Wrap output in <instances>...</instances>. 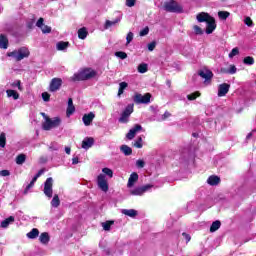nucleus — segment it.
I'll return each instance as SVG.
<instances>
[{
  "label": "nucleus",
  "instance_id": "nucleus-1",
  "mask_svg": "<svg viewBox=\"0 0 256 256\" xmlns=\"http://www.w3.org/2000/svg\"><path fill=\"white\" fill-rule=\"evenodd\" d=\"M94 77H97V71L93 70V68H83L72 76V81H89Z\"/></svg>",
  "mask_w": 256,
  "mask_h": 256
},
{
  "label": "nucleus",
  "instance_id": "nucleus-2",
  "mask_svg": "<svg viewBox=\"0 0 256 256\" xmlns=\"http://www.w3.org/2000/svg\"><path fill=\"white\" fill-rule=\"evenodd\" d=\"M162 7L166 13H183V7L176 0H167Z\"/></svg>",
  "mask_w": 256,
  "mask_h": 256
},
{
  "label": "nucleus",
  "instance_id": "nucleus-3",
  "mask_svg": "<svg viewBox=\"0 0 256 256\" xmlns=\"http://www.w3.org/2000/svg\"><path fill=\"white\" fill-rule=\"evenodd\" d=\"M31 55L29 48L21 47L17 50L7 53V57H14L15 61H23V59H27Z\"/></svg>",
  "mask_w": 256,
  "mask_h": 256
},
{
  "label": "nucleus",
  "instance_id": "nucleus-4",
  "mask_svg": "<svg viewBox=\"0 0 256 256\" xmlns=\"http://www.w3.org/2000/svg\"><path fill=\"white\" fill-rule=\"evenodd\" d=\"M61 125V118L56 117L54 120L49 118V116H45V122L42 124V129L44 131H51V129L55 127H59Z\"/></svg>",
  "mask_w": 256,
  "mask_h": 256
},
{
  "label": "nucleus",
  "instance_id": "nucleus-5",
  "mask_svg": "<svg viewBox=\"0 0 256 256\" xmlns=\"http://www.w3.org/2000/svg\"><path fill=\"white\" fill-rule=\"evenodd\" d=\"M133 99L134 103H136L137 105H147L148 103H151V93H146L144 95L136 93Z\"/></svg>",
  "mask_w": 256,
  "mask_h": 256
},
{
  "label": "nucleus",
  "instance_id": "nucleus-6",
  "mask_svg": "<svg viewBox=\"0 0 256 256\" xmlns=\"http://www.w3.org/2000/svg\"><path fill=\"white\" fill-rule=\"evenodd\" d=\"M97 185L101 191L104 193H107L109 191V183L107 182V178L105 177V174H99L97 177Z\"/></svg>",
  "mask_w": 256,
  "mask_h": 256
},
{
  "label": "nucleus",
  "instance_id": "nucleus-7",
  "mask_svg": "<svg viewBox=\"0 0 256 256\" xmlns=\"http://www.w3.org/2000/svg\"><path fill=\"white\" fill-rule=\"evenodd\" d=\"M131 113H133V104H129L124 111L122 112L119 123H129V117H131Z\"/></svg>",
  "mask_w": 256,
  "mask_h": 256
},
{
  "label": "nucleus",
  "instance_id": "nucleus-8",
  "mask_svg": "<svg viewBox=\"0 0 256 256\" xmlns=\"http://www.w3.org/2000/svg\"><path fill=\"white\" fill-rule=\"evenodd\" d=\"M44 195L51 199L53 197V178L49 177L44 182Z\"/></svg>",
  "mask_w": 256,
  "mask_h": 256
},
{
  "label": "nucleus",
  "instance_id": "nucleus-9",
  "mask_svg": "<svg viewBox=\"0 0 256 256\" xmlns=\"http://www.w3.org/2000/svg\"><path fill=\"white\" fill-rule=\"evenodd\" d=\"M62 85H63V79L53 78L50 81V85H49L50 93H55V92L59 91V89H61Z\"/></svg>",
  "mask_w": 256,
  "mask_h": 256
},
{
  "label": "nucleus",
  "instance_id": "nucleus-10",
  "mask_svg": "<svg viewBox=\"0 0 256 256\" xmlns=\"http://www.w3.org/2000/svg\"><path fill=\"white\" fill-rule=\"evenodd\" d=\"M149 189H153V185L147 184L144 186L136 187L134 190H131L130 193L131 195L141 196L146 193V191H149Z\"/></svg>",
  "mask_w": 256,
  "mask_h": 256
},
{
  "label": "nucleus",
  "instance_id": "nucleus-11",
  "mask_svg": "<svg viewBox=\"0 0 256 256\" xmlns=\"http://www.w3.org/2000/svg\"><path fill=\"white\" fill-rule=\"evenodd\" d=\"M139 131H143V126L140 124H136L132 129L129 130V132L126 134V138L129 141H132V139H135V135L139 133Z\"/></svg>",
  "mask_w": 256,
  "mask_h": 256
},
{
  "label": "nucleus",
  "instance_id": "nucleus-12",
  "mask_svg": "<svg viewBox=\"0 0 256 256\" xmlns=\"http://www.w3.org/2000/svg\"><path fill=\"white\" fill-rule=\"evenodd\" d=\"M231 85L228 83H222L218 86V97H225L229 93Z\"/></svg>",
  "mask_w": 256,
  "mask_h": 256
},
{
  "label": "nucleus",
  "instance_id": "nucleus-13",
  "mask_svg": "<svg viewBox=\"0 0 256 256\" xmlns=\"http://www.w3.org/2000/svg\"><path fill=\"white\" fill-rule=\"evenodd\" d=\"M217 29V22L215 21L214 18H211L208 22H206V30L205 33L207 35H211L213 31Z\"/></svg>",
  "mask_w": 256,
  "mask_h": 256
},
{
  "label": "nucleus",
  "instance_id": "nucleus-14",
  "mask_svg": "<svg viewBox=\"0 0 256 256\" xmlns=\"http://www.w3.org/2000/svg\"><path fill=\"white\" fill-rule=\"evenodd\" d=\"M198 75L202 77V79H205V81H211V79H213V71L209 69L199 70Z\"/></svg>",
  "mask_w": 256,
  "mask_h": 256
},
{
  "label": "nucleus",
  "instance_id": "nucleus-15",
  "mask_svg": "<svg viewBox=\"0 0 256 256\" xmlns=\"http://www.w3.org/2000/svg\"><path fill=\"white\" fill-rule=\"evenodd\" d=\"M196 19L198 23H207L209 20L213 19V16L209 15L207 12H200L197 14Z\"/></svg>",
  "mask_w": 256,
  "mask_h": 256
},
{
  "label": "nucleus",
  "instance_id": "nucleus-16",
  "mask_svg": "<svg viewBox=\"0 0 256 256\" xmlns=\"http://www.w3.org/2000/svg\"><path fill=\"white\" fill-rule=\"evenodd\" d=\"M93 119H95V113L90 112L88 114H84L82 117V121L85 127H89L93 123Z\"/></svg>",
  "mask_w": 256,
  "mask_h": 256
},
{
  "label": "nucleus",
  "instance_id": "nucleus-17",
  "mask_svg": "<svg viewBox=\"0 0 256 256\" xmlns=\"http://www.w3.org/2000/svg\"><path fill=\"white\" fill-rule=\"evenodd\" d=\"M95 143V139L93 137H86L82 141V149H91Z\"/></svg>",
  "mask_w": 256,
  "mask_h": 256
},
{
  "label": "nucleus",
  "instance_id": "nucleus-18",
  "mask_svg": "<svg viewBox=\"0 0 256 256\" xmlns=\"http://www.w3.org/2000/svg\"><path fill=\"white\" fill-rule=\"evenodd\" d=\"M138 181H139V174H137V172H133L128 179L127 187L128 188L133 187L135 183Z\"/></svg>",
  "mask_w": 256,
  "mask_h": 256
},
{
  "label": "nucleus",
  "instance_id": "nucleus-19",
  "mask_svg": "<svg viewBox=\"0 0 256 256\" xmlns=\"http://www.w3.org/2000/svg\"><path fill=\"white\" fill-rule=\"evenodd\" d=\"M207 183H208V185L215 187V185H219V183H221V178L217 175H212V176L208 177Z\"/></svg>",
  "mask_w": 256,
  "mask_h": 256
},
{
  "label": "nucleus",
  "instance_id": "nucleus-20",
  "mask_svg": "<svg viewBox=\"0 0 256 256\" xmlns=\"http://www.w3.org/2000/svg\"><path fill=\"white\" fill-rule=\"evenodd\" d=\"M220 73L226 75H235V73H237V67L235 65H230V68H221Z\"/></svg>",
  "mask_w": 256,
  "mask_h": 256
},
{
  "label": "nucleus",
  "instance_id": "nucleus-21",
  "mask_svg": "<svg viewBox=\"0 0 256 256\" xmlns=\"http://www.w3.org/2000/svg\"><path fill=\"white\" fill-rule=\"evenodd\" d=\"M75 113V105H73V98L68 99V107L66 109L67 117H71Z\"/></svg>",
  "mask_w": 256,
  "mask_h": 256
},
{
  "label": "nucleus",
  "instance_id": "nucleus-22",
  "mask_svg": "<svg viewBox=\"0 0 256 256\" xmlns=\"http://www.w3.org/2000/svg\"><path fill=\"white\" fill-rule=\"evenodd\" d=\"M9 47V39L5 35H0V49H7Z\"/></svg>",
  "mask_w": 256,
  "mask_h": 256
},
{
  "label": "nucleus",
  "instance_id": "nucleus-23",
  "mask_svg": "<svg viewBox=\"0 0 256 256\" xmlns=\"http://www.w3.org/2000/svg\"><path fill=\"white\" fill-rule=\"evenodd\" d=\"M13 222H15V217L10 216V217L6 218L5 220H3L1 222L2 229H7V227H9V224H11Z\"/></svg>",
  "mask_w": 256,
  "mask_h": 256
},
{
  "label": "nucleus",
  "instance_id": "nucleus-24",
  "mask_svg": "<svg viewBox=\"0 0 256 256\" xmlns=\"http://www.w3.org/2000/svg\"><path fill=\"white\" fill-rule=\"evenodd\" d=\"M221 228V221L216 220L210 226V233H215V231H219Z\"/></svg>",
  "mask_w": 256,
  "mask_h": 256
},
{
  "label": "nucleus",
  "instance_id": "nucleus-25",
  "mask_svg": "<svg viewBox=\"0 0 256 256\" xmlns=\"http://www.w3.org/2000/svg\"><path fill=\"white\" fill-rule=\"evenodd\" d=\"M89 35V32L87 31V28L83 27L78 30V37L80 39H87V36Z\"/></svg>",
  "mask_w": 256,
  "mask_h": 256
},
{
  "label": "nucleus",
  "instance_id": "nucleus-26",
  "mask_svg": "<svg viewBox=\"0 0 256 256\" xmlns=\"http://www.w3.org/2000/svg\"><path fill=\"white\" fill-rule=\"evenodd\" d=\"M28 239H37L39 237V229L33 228L29 233H27Z\"/></svg>",
  "mask_w": 256,
  "mask_h": 256
},
{
  "label": "nucleus",
  "instance_id": "nucleus-27",
  "mask_svg": "<svg viewBox=\"0 0 256 256\" xmlns=\"http://www.w3.org/2000/svg\"><path fill=\"white\" fill-rule=\"evenodd\" d=\"M49 233L43 232L40 234L39 240L43 243V245H47L49 243Z\"/></svg>",
  "mask_w": 256,
  "mask_h": 256
},
{
  "label": "nucleus",
  "instance_id": "nucleus-28",
  "mask_svg": "<svg viewBox=\"0 0 256 256\" xmlns=\"http://www.w3.org/2000/svg\"><path fill=\"white\" fill-rule=\"evenodd\" d=\"M120 151H122L127 157L129 155H133V149H131V147H129L127 145H122L120 147Z\"/></svg>",
  "mask_w": 256,
  "mask_h": 256
},
{
  "label": "nucleus",
  "instance_id": "nucleus-29",
  "mask_svg": "<svg viewBox=\"0 0 256 256\" xmlns=\"http://www.w3.org/2000/svg\"><path fill=\"white\" fill-rule=\"evenodd\" d=\"M120 21H121V18H116L113 21L106 20L104 29H109V27H113V25H117V23H119Z\"/></svg>",
  "mask_w": 256,
  "mask_h": 256
},
{
  "label": "nucleus",
  "instance_id": "nucleus-30",
  "mask_svg": "<svg viewBox=\"0 0 256 256\" xmlns=\"http://www.w3.org/2000/svg\"><path fill=\"white\" fill-rule=\"evenodd\" d=\"M123 215H127V217H137V210L135 209H124L122 210Z\"/></svg>",
  "mask_w": 256,
  "mask_h": 256
},
{
  "label": "nucleus",
  "instance_id": "nucleus-31",
  "mask_svg": "<svg viewBox=\"0 0 256 256\" xmlns=\"http://www.w3.org/2000/svg\"><path fill=\"white\" fill-rule=\"evenodd\" d=\"M56 47L58 51H65L69 47V42L60 41L56 44Z\"/></svg>",
  "mask_w": 256,
  "mask_h": 256
},
{
  "label": "nucleus",
  "instance_id": "nucleus-32",
  "mask_svg": "<svg viewBox=\"0 0 256 256\" xmlns=\"http://www.w3.org/2000/svg\"><path fill=\"white\" fill-rule=\"evenodd\" d=\"M115 221L113 220H108L104 223H102V227L104 229V231H111V225H114Z\"/></svg>",
  "mask_w": 256,
  "mask_h": 256
},
{
  "label": "nucleus",
  "instance_id": "nucleus-33",
  "mask_svg": "<svg viewBox=\"0 0 256 256\" xmlns=\"http://www.w3.org/2000/svg\"><path fill=\"white\" fill-rule=\"evenodd\" d=\"M26 160H27V156L25 154H19L16 157V164L23 165V163H25Z\"/></svg>",
  "mask_w": 256,
  "mask_h": 256
},
{
  "label": "nucleus",
  "instance_id": "nucleus-34",
  "mask_svg": "<svg viewBox=\"0 0 256 256\" xmlns=\"http://www.w3.org/2000/svg\"><path fill=\"white\" fill-rule=\"evenodd\" d=\"M126 87H129V84H127V82H121L119 84L118 97H121V95H123Z\"/></svg>",
  "mask_w": 256,
  "mask_h": 256
},
{
  "label": "nucleus",
  "instance_id": "nucleus-35",
  "mask_svg": "<svg viewBox=\"0 0 256 256\" xmlns=\"http://www.w3.org/2000/svg\"><path fill=\"white\" fill-rule=\"evenodd\" d=\"M6 145H7V135L4 132H2L0 134V147H2L3 149L5 148Z\"/></svg>",
  "mask_w": 256,
  "mask_h": 256
},
{
  "label": "nucleus",
  "instance_id": "nucleus-36",
  "mask_svg": "<svg viewBox=\"0 0 256 256\" xmlns=\"http://www.w3.org/2000/svg\"><path fill=\"white\" fill-rule=\"evenodd\" d=\"M6 93H7V97H13L14 100L19 99V93L15 90L9 89L6 91Z\"/></svg>",
  "mask_w": 256,
  "mask_h": 256
},
{
  "label": "nucleus",
  "instance_id": "nucleus-37",
  "mask_svg": "<svg viewBox=\"0 0 256 256\" xmlns=\"http://www.w3.org/2000/svg\"><path fill=\"white\" fill-rule=\"evenodd\" d=\"M52 207H59L61 205V200L59 199V195L55 194L52 201H51Z\"/></svg>",
  "mask_w": 256,
  "mask_h": 256
},
{
  "label": "nucleus",
  "instance_id": "nucleus-38",
  "mask_svg": "<svg viewBox=\"0 0 256 256\" xmlns=\"http://www.w3.org/2000/svg\"><path fill=\"white\" fill-rule=\"evenodd\" d=\"M231 15V13L227 11H219L218 12V17L219 19H222V21H227L228 17Z\"/></svg>",
  "mask_w": 256,
  "mask_h": 256
},
{
  "label": "nucleus",
  "instance_id": "nucleus-39",
  "mask_svg": "<svg viewBox=\"0 0 256 256\" xmlns=\"http://www.w3.org/2000/svg\"><path fill=\"white\" fill-rule=\"evenodd\" d=\"M149 71V66L146 63H141L138 66V73H147Z\"/></svg>",
  "mask_w": 256,
  "mask_h": 256
},
{
  "label": "nucleus",
  "instance_id": "nucleus-40",
  "mask_svg": "<svg viewBox=\"0 0 256 256\" xmlns=\"http://www.w3.org/2000/svg\"><path fill=\"white\" fill-rule=\"evenodd\" d=\"M197 97H201V93L199 91H196L194 93L187 95L188 101H195V99H197Z\"/></svg>",
  "mask_w": 256,
  "mask_h": 256
},
{
  "label": "nucleus",
  "instance_id": "nucleus-41",
  "mask_svg": "<svg viewBox=\"0 0 256 256\" xmlns=\"http://www.w3.org/2000/svg\"><path fill=\"white\" fill-rule=\"evenodd\" d=\"M244 65H254L255 59L251 56H247L243 59Z\"/></svg>",
  "mask_w": 256,
  "mask_h": 256
},
{
  "label": "nucleus",
  "instance_id": "nucleus-42",
  "mask_svg": "<svg viewBox=\"0 0 256 256\" xmlns=\"http://www.w3.org/2000/svg\"><path fill=\"white\" fill-rule=\"evenodd\" d=\"M134 146L136 149H142L143 148V138L140 136L137 138V140L134 142Z\"/></svg>",
  "mask_w": 256,
  "mask_h": 256
},
{
  "label": "nucleus",
  "instance_id": "nucleus-43",
  "mask_svg": "<svg viewBox=\"0 0 256 256\" xmlns=\"http://www.w3.org/2000/svg\"><path fill=\"white\" fill-rule=\"evenodd\" d=\"M102 173H104V175H107L110 179H113V170H111L110 168H103Z\"/></svg>",
  "mask_w": 256,
  "mask_h": 256
},
{
  "label": "nucleus",
  "instance_id": "nucleus-44",
  "mask_svg": "<svg viewBox=\"0 0 256 256\" xmlns=\"http://www.w3.org/2000/svg\"><path fill=\"white\" fill-rule=\"evenodd\" d=\"M115 56L118 57L119 59H127V53L123 51L115 52Z\"/></svg>",
  "mask_w": 256,
  "mask_h": 256
},
{
  "label": "nucleus",
  "instance_id": "nucleus-45",
  "mask_svg": "<svg viewBox=\"0 0 256 256\" xmlns=\"http://www.w3.org/2000/svg\"><path fill=\"white\" fill-rule=\"evenodd\" d=\"M42 99L43 101H45L46 103L51 101V94H49V92H43L42 93Z\"/></svg>",
  "mask_w": 256,
  "mask_h": 256
},
{
  "label": "nucleus",
  "instance_id": "nucleus-46",
  "mask_svg": "<svg viewBox=\"0 0 256 256\" xmlns=\"http://www.w3.org/2000/svg\"><path fill=\"white\" fill-rule=\"evenodd\" d=\"M193 29H194L195 35H203V29H201V27L194 25Z\"/></svg>",
  "mask_w": 256,
  "mask_h": 256
},
{
  "label": "nucleus",
  "instance_id": "nucleus-47",
  "mask_svg": "<svg viewBox=\"0 0 256 256\" xmlns=\"http://www.w3.org/2000/svg\"><path fill=\"white\" fill-rule=\"evenodd\" d=\"M236 55H239V48H233L232 50H231V52L229 53V57L230 58H233V57H235Z\"/></svg>",
  "mask_w": 256,
  "mask_h": 256
},
{
  "label": "nucleus",
  "instance_id": "nucleus-48",
  "mask_svg": "<svg viewBox=\"0 0 256 256\" xmlns=\"http://www.w3.org/2000/svg\"><path fill=\"white\" fill-rule=\"evenodd\" d=\"M244 23L245 25H247V27H253V20L251 19V17H246L244 19Z\"/></svg>",
  "mask_w": 256,
  "mask_h": 256
},
{
  "label": "nucleus",
  "instance_id": "nucleus-49",
  "mask_svg": "<svg viewBox=\"0 0 256 256\" xmlns=\"http://www.w3.org/2000/svg\"><path fill=\"white\" fill-rule=\"evenodd\" d=\"M133 32H129L126 36V44L129 45V43H131V41H133Z\"/></svg>",
  "mask_w": 256,
  "mask_h": 256
},
{
  "label": "nucleus",
  "instance_id": "nucleus-50",
  "mask_svg": "<svg viewBox=\"0 0 256 256\" xmlns=\"http://www.w3.org/2000/svg\"><path fill=\"white\" fill-rule=\"evenodd\" d=\"M155 47H157V42L152 41L148 44V51H155Z\"/></svg>",
  "mask_w": 256,
  "mask_h": 256
},
{
  "label": "nucleus",
  "instance_id": "nucleus-51",
  "mask_svg": "<svg viewBox=\"0 0 256 256\" xmlns=\"http://www.w3.org/2000/svg\"><path fill=\"white\" fill-rule=\"evenodd\" d=\"M145 35H149V27L146 26L144 29L140 31V37H145Z\"/></svg>",
  "mask_w": 256,
  "mask_h": 256
},
{
  "label": "nucleus",
  "instance_id": "nucleus-52",
  "mask_svg": "<svg viewBox=\"0 0 256 256\" xmlns=\"http://www.w3.org/2000/svg\"><path fill=\"white\" fill-rule=\"evenodd\" d=\"M42 33H51V27L43 25L41 28Z\"/></svg>",
  "mask_w": 256,
  "mask_h": 256
},
{
  "label": "nucleus",
  "instance_id": "nucleus-53",
  "mask_svg": "<svg viewBox=\"0 0 256 256\" xmlns=\"http://www.w3.org/2000/svg\"><path fill=\"white\" fill-rule=\"evenodd\" d=\"M34 185H35L34 182H30V183L26 186V188H25V190H24V195H27V193H29V189H31Z\"/></svg>",
  "mask_w": 256,
  "mask_h": 256
},
{
  "label": "nucleus",
  "instance_id": "nucleus-54",
  "mask_svg": "<svg viewBox=\"0 0 256 256\" xmlns=\"http://www.w3.org/2000/svg\"><path fill=\"white\" fill-rule=\"evenodd\" d=\"M0 175L1 177H9V175H11V172L9 170H1Z\"/></svg>",
  "mask_w": 256,
  "mask_h": 256
},
{
  "label": "nucleus",
  "instance_id": "nucleus-55",
  "mask_svg": "<svg viewBox=\"0 0 256 256\" xmlns=\"http://www.w3.org/2000/svg\"><path fill=\"white\" fill-rule=\"evenodd\" d=\"M136 165L139 169H143V167H145V161L137 160Z\"/></svg>",
  "mask_w": 256,
  "mask_h": 256
},
{
  "label": "nucleus",
  "instance_id": "nucleus-56",
  "mask_svg": "<svg viewBox=\"0 0 256 256\" xmlns=\"http://www.w3.org/2000/svg\"><path fill=\"white\" fill-rule=\"evenodd\" d=\"M136 0H126V7H135Z\"/></svg>",
  "mask_w": 256,
  "mask_h": 256
},
{
  "label": "nucleus",
  "instance_id": "nucleus-57",
  "mask_svg": "<svg viewBox=\"0 0 256 256\" xmlns=\"http://www.w3.org/2000/svg\"><path fill=\"white\" fill-rule=\"evenodd\" d=\"M45 22V20L43 18H39L37 23H36V26L39 27V29L42 28V26L44 25L43 23Z\"/></svg>",
  "mask_w": 256,
  "mask_h": 256
},
{
  "label": "nucleus",
  "instance_id": "nucleus-58",
  "mask_svg": "<svg viewBox=\"0 0 256 256\" xmlns=\"http://www.w3.org/2000/svg\"><path fill=\"white\" fill-rule=\"evenodd\" d=\"M182 236L186 239V243H189V241H191V235L183 232Z\"/></svg>",
  "mask_w": 256,
  "mask_h": 256
},
{
  "label": "nucleus",
  "instance_id": "nucleus-59",
  "mask_svg": "<svg viewBox=\"0 0 256 256\" xmlns=\"http://www.w3.org/2000/svg\"><path fill=\"white\" fill-rule=\"evenodd\" d=\"M171 116V113H169V111H166L164 114H163V119H169V117Z\"/></svg>",
  "mask_w": 256,
  "mask_h": 256
},
{
  "label": "nucleus",
  "instance_id": "nucleus-60",
  "mask_svg": "<svg viewBox=\"0 0 256 256\" xmlns=\"http://www.w3.org/2000/svg\"><path fill=\"white\" fill-rule=\"evenodd\" d=\"M13 87H18V89H21V80H18L16 83H14Z\"/></svg>",
  "mask_w": 256,
  "mask_h": 256
},
{
  "label": "nucleus",
  "instance_id": "nucleus-61",
  "mask_svg": "<svg viewBox=\"0 0 256 256\" xmlns=\"http://www.w3.org/2000/svg\"><path fill=\"white\" fill-rule=\"evenodd\" d=\"M77 163H79V158L78 157H74L72 159V165H77Z\"/></svg>",
  "mask_w": 256,
  "mask_h": 256
},
{
  "label": "nucleus",
  "instance_id": "nucleus-62",
  "mask_svg": "<svg viewBox=\"0 0 256 256\" xmlns=\"http://www.w3.org/2000/svg\"><path fill=\"white\" fill-rule=\"evenodd\" d=\"M65 153H66L67 155H71V148L65 147Z\"/></svg>",
  "mask_w": 256,
  "mask_h": 256
},
{
  "label": "nucleus",
  "instance_id": "nucleus-63",
  "mask_svg": "<svg viewBox=\"0 0 256 256\" xmlns=\"http://www.w3.org/2000/svg\"><path fill=\"white\" fill-rule=\"evenodd\" d=\"M45 171L43 169L39 170L38 173L35 175L36 177L39 178V176L44 173Z\"/></svg>",
  "mask_w": 256,
  "mask_h": 256
},
{
  "label": "nucleus",
  "instance_id": "nucleus-64",
  "mask_svg": "<svg viewBox=\"0 0 256 256\" xmlns=\"http://www.w3.org/2000/svg\"><path fill=\"white\" fill-rule=\"evenodd\" d=\"M27 27L28 29H33V22H28Z\"/></svg>",
  "mask_w": 256,
  "mask_h": 256
}]
</instances>
